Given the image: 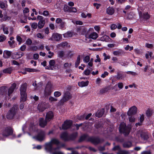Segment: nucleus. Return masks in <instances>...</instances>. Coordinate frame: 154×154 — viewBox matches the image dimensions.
I'll return each mask as SVG.
<instances>
[{"label": "nucleus", "mask_w": 154, "mask_h": 154, "mask_svg": "<svg viewBox=\"0 0 154 154\" xmlns=\"http://www.w3.org/2000/svg\"><path fill=\"white\" fill-rule=\"evenodd\" d=\"M27 85L26 83H25L21 85L20 88V94L21 95L20 100L23 102L26 101L27 96L26 93Z\"/></svg>", "instance_id": "f257e3e1"}, {"label": "nucleus", "mask_w": 154, "mask_h": 154, "mask_svg": "<svg viewBox=\"0 0 154 154\" xmlns=\"http://www.w3.org/2000/svg\"><path fill=\"white\" fill-rule=\"evenodd\" d=\"M59 143V140L56 139H51V141L45 144V149L48 152H51L52 150V146L53 144H58Z\"/></svg>", "instance_id": "f03ea898"}, {"label": "nucleus", "mask_w": 154, "mask_h": 154, "mask_svg": "<svg viewBox=\"0 0 154 154\" xmlns=\"http://www.w3.org/2000/svg\"><path fill=\"white\" fill-rule=\"evenodd\" d=\"M130 128L126 127L125 123L123 122L121 123L119 127V131L120 133L124 134V135H128L129 133Z\"/></svg>", "instance_id": "7ed1b4c3"}, {"label": "nucleus", "mask_w": 154, "mask_h": 154, "mask_svg": "<svg viewBox=\"0 0 154 154\" xmlns=\"http://www.w3.org/2000/svg\"><path fill=\"white\" fill-rule=\"evenodd\" d=\"M52 85L50 82H48L46 86L45 91V96H49L51 95L52 91Z\"/></svg>", "instance_id": "20e7f679"}, {"label": "nucleus", "mask_w": 154, "mask_h": 154, "mask_svg": "<svg viewBox=\"0 0 154 154\" xmlns=\"http://www.w3.org/2000/svg\"><path fill=\"white\" fill-rule=\"evenodd\" d=\"M71 97V95L70 93L68 91H66L64 93L63 96L60 100V103H63L68 100Z\"/></svg>", "instance_id": "39448f33"}, {"label": "nucleus", "mask_w": 154, "mask_h": 154, "mask_svg": "<svg viewBox=\"0 0 154 154\" xmlns=\"http://www.w3.org/2000/svg\"><path fill=\"white\" fill-rule=\"evenodd\" d=\"M16 106L13 107L8 112L7 115V117L8 119H11L13 118L16 112Z\"/></svg>", "instance_id": "423d86ee"}, {"label": "nucleus", "mask_w": 154, "mask_h": 154, "mask_svg": "<svg viewBox=\"0 0 154 154\" xmlns=\"http://www.w3.org/2000/svg\"><path fill=\"white\" fill-rule=\"evenodd\" d=\"M62 38V37L61 35L56 33H53L52 37L50 38L49 39V40H55L58 41L61 40Z\"/></svg>", "instance_id": "0eeeda50"}, {"label": "nucleus", "mask_w": 154, "mask_h": 154, "mask_svg": "<svg viewBox=\"0 0 154 154\" xmlns=\"http://www.w3.org/2000/svg\"><path fill=\"white\" fill-rule=\"evenodd\" d=\"M37 19L39 20L38 23V27L39 29L42 28L45 24V20L44 19V17L38 15L37 16Z\"/></svg>", "instance_id": "6e6552de"}, {"label": "nucleus", "mask_w": 154, "mask_h": 154, "mask_svg": "<svg viewBox=\"0 0 154 154\" xmlns=\"http://www.w3.org/2000/svg\"><path fill=\"white\" fill-rule=\"evenodd\" d=\"M137 108L135 106H133L129 109L127 114L128 116H131L136 114L137 112Z\"/></svg>", "instance_id": "1a4fd4ad"}, {"label": "nucleus", "mask_w": 154, "mask_h": 154, "mask_svg": "<svg viewBox=\"0 0 154 154\" xmlns=\"http://www.w3.org/2000/svg\"><path fill=\"white\" fill-rule=\"evenodd\" d=\"M13 133V130L10 127H7L4 130L2 135L4 137H7L11 135Z\"/></svg>", "instance_id": "9d476101"}, {"label": "nucleus", "mask_w": 154, "mask_h": 154, "mask_svg": "<svg viewBox=\"0 0 154 154\" xmlns=\"http://www.w3.org/2000/svg\"><path fill=\"white\" fill-rule=\"evenodd\" d=\"M45 134L43 131H42L37 136L34 137L33 138L40 141L44 140L45 138Z\"/></svg>", "instance_id": "9b49d317"}, {"label": "nucleus", "mask_w": 154, "mask_h": 154, "mask_svg": "<svg viewBox=\"0 0 154 154\" xmlns=\"http://www.w3.org/2000/svg\"><path fill=\"white\" fill-rule=\"evenodd\" d=\"M72 124V121L71 120H66L65 121L64 124L62 125V129H66L69 128Z\"/></svg>", "instance_id": "f8f14e48"}, {"label": "nucleus", "mask_w": 154, "mask_h": 154, "mask_svg": "<svg viewBox=\"0 0 154 154\" xmlns=\"http://www.w3.org/2000/svg\"><path fill=\"white\" fill-rule=\"evenodd\" d=\"M23 55V53L21 52L14 53L12 54V58L14 59H16L21 57Z\"/></svg>", "instance_id": "ddd939ff"}, {"label": "nucleus", "mask_w": 154, "mask_h": 154, "mask_svg": "<svg viewBox=\"0 0 154 154\" xmlns=\"http://www.w3.org/2000/svg\"><path fill=\"white\" fill-rule=\"evenodd\" d=\"M54 117V114L51 111L48 112L47 113L46 116V120L50 121L53 119Z\"/></svg>", "instance_id": "4468645a"}, {"label": "nucleus", "mask_w": 154, "mask_h": 154, "mask_svg": "<svg viewBox=\"0 0 154 154\" xmlns=\"http://www.w3.org/2000/svg\"><path fill=\"white\" fill-rule=\"evenodd\" d=\"M8 7L7 2L6 0L0 1V7L2 9H6Z\"/></svg>", "instance_id": "2eb2a0df"}, {"label": "nucleus", "mask_w": 154, "mask_h": 154, "mask_svg": "<svg viewBox=\"0 0 154 154\" xmlns=\"http://www.w3.org/2000/svg\"><path fill=\"white\" fill-rule=\"evenodd\" d=\"M48 121L44 120V119L42 118H40L39 120V125L42 127H44L47 124Z\"/></svg>", "instance_id": "dca6fc26"}, {"label": "nucleus", "mask_w": 154, "mask_h": 154, "mask_svg": "<svg viewBox=\"0 0 154 154\" xmlns=\"http://www.w3.org/2000/svg\"><path fill=\"white\" fill-rule=\"evenodd\" d=\"M16 86V85L15 83H13L11 86L10 88L8 89V95L10 96V94H12L14 91V89Z\"/></svg>", "instance_id": "f3484780"}, {"label": "nucleus", "mask_w": 154, "mask_h": 154, "mask_svg": "<svg viewBox=\"0 0 154 154\" xmlns=\"http://www.w3.org/2000/svg\"><path fill=\"white\" fill-rule=\"evenodd\" d=\"M115 11L114 9L112 7H110L108 8L106 10V13L110 15H112L113 14Z\"/></svg>", "instance_id": "a211bd4d"}, {"label": "nucleus", "mask_w": 154, "mask_h": 154, "mask_svg": "<svg viewBox=\"0 0 154 154\" xmlns=\"http://www.w3.org/2000/svg\"><path fill=\"white\" fill-rule=\"evenodd\" d=\"M55 64V62L54 60H52L49 61V66L48 68L49 69L53 70L54 68V66Z\"/></svg>", "instance_id": "6ab92c4d"}, {"label": "nucleus", "mask_w": 154, "mask_h": 154, "mask_svg": "<svg viewBox=\"0 0 154 154\" xmlns=\"http://www.w3.org/2000/svg\"><path fill=\"white\" fill-rule=\"evenodd\" d=\"M52 154H64L63 152L59 150V149L58 148L54 149L52 148L51 152H49L50 153H52Z\"/></svg>", "instance_id": "aec40b11"}, {"label": "nucleus", "mask_w": 154, "mask_h": 154, "mask_svg": "<svg viewBox=\"0 0 154 154\" xmlns=\"http://www.w3.org/2000/svg\"><path fill=\"white\" fill-rule=\"evenodd\" d=\"M100 40L102 41H105L106 42H110L111 39L108 36L105 35L101 37L100 38Z\"/></svg>", "instance_id": "412c9836"}, {"label": "nucleus", "mask_w": 154, "mask_h": 154, "mask_svg": "<svg viewBox=\"0 0 154 154\" xmlns=\"http://www.w3.org/2000/svg\"><path fill=\"white\" fill-rule=\"evenodd\" d=\"M89 84V81H86L85 82L82 81L81 82H79L78 83V85L81 87H83L87 86Z\"/></svg>", "instance_id": "4be33fe9"}, {"label": "nucleus", "mask_w": 154, "mask_h": 154, "mask_svg": "<svg viewBox=\"0 0 154 154\" xmlns=\"http://www.w3.org/2000/svg\"><path fill=\"white\" fill-rule=\"evenodd\" d=\"M98 35L95 32L91 33L89 36V38H92L93 39H96L98 37Z\"/></svg>", "instance_id": "5701e85b"}, {"label": "nucleus", "mask_w": 154, "mask_h": 154, "mask_svg": "<svg viewBox=\"0 0 154 154\" xmlns=\"http://www.w3.org/2000/svg\"><path fill=\"white\" fill-rule=\"evenodd\" d=\"M64 38H68L72 37L73 35V33L71 31H68L63 34Z\"/></svg>", "instance_id": "b1692460"}, {"label": "nucleus", "mask_w": 154, "mask_h": 154, "mask_svg": "<svg viewBox=\"0 0 154 154\" xmlns=\"http://www.w3.org/2000/svg\"><path fill=\"white\" fill-rule=\"evenodd\" d=\"M11 54V52L8 51H5L4 52L3 56L4 57L7 58L9 57Z\"/></svg>", "instance_id": "393cba45"}, {"label": "nucleus", "mask_w": 154, "mask_h": 154, "mask_svg": "<svg viewBox=\"0 0 154 154\" xmlns=\"http://www.w3.org/2000/svg\"><path fill=\"white\" fill-rule=\"evenodd\" d=\"M60 137L61 139L65 141L67 140H68V136L66 133H62Z\"/></svg>", "instance_id": "a878e982"}, {"label": "nucleus", "mask_w": 154, "mask_h": 154, "mask_svg": "<svg viewBox=\"0 0 154 154\" xmlns=\"http://www.w3.org/2000/svg\"><path fill=\"white\" fill-rule=\"evenodd\" d=\"M2 28L4 33L5 34H8L9 33V31L8 30V28L5 24H2Z\"/></svg>", "instance_id": "bb28decb"}, {"label": "nucleus", "mask_w": 154, "mask_h": 154, "mask_svg": "<svg viewBox=\"0 0 154 154\" xmlns=\"http://www.w3.org/2000/svg\"><path fill=\"white\" fill-rule=\"evenodd\" d=\"M25 70L29 72H39V70L29 68H26Z\"/></svg>", "instance_id": "cd10ccee"}, {"label": "nucleus", "mask_w": 154, "mask_h": 154, "mask_svg": "<svg viewBox=\"0 0 154 154\" xmlns=\"http://www.w3.org/2000/svg\"><path fill=\"white\" fill-rule=\"evenodd\" d=\"M20 22L21 23H26L27 21V16H24L21 17L20 18Z\"/></svg>", "instance_id": "c85d7f7f"}, {"label": "nucleus", "mask_w": 154, "mask_h": 154, "mask_svg": "<svg viewBox=\"0 0 154 154\" xmlns=\"http://www.w3.org/2000/svg\"><path fill=\"white\" fill-rule=\"evenodd\" d=\"M91 142L94 145H96L100 142V140L98 138H93L91 139Z\"/></svg>", "instance_id": "c756f323"}, {"label": "nucleus", "mask_w": 154, "mask_h": 154, "mask_svg": "<svg viewBox=\"0 0 154 154\" xmlns=\"http://www.w3.org/2000/svg\"><path fill=\"white\" fill-rule=\"evenodd\" d=\"M123 146L124 148H129L132 146V143L129 141L125 142L123 143Z\"/></svg>", "instance_id": "7c9ffc66"}, {"label": "nucleus", "mask_w": 154, "mask_h": 154, "mask_svg": "<svg viewBox=\"0 0 154 154\" xmlns=\"http://www.w3.org/2000/svg\"><path fill=\"white\" fill-rule=\"evenodd\" d=\"M153 113V111L152 109H148L146 112V115L147 117H150L152 115Z\"/></svg>", "instance_id": "2f4dec72"}, {"label": "nucleus", "mask_w": 154, "mask_h": 154, "mask_svg": "<svg viewBox=\"0 0 154 154\" xmlns=\"http://www.w3.org/2000/svg\"><path fill=\"white\" fill-rule=\"evenodd\" d=\"M81 56L79 55L77 57L75 63V66L76 67H77L80 62Z\"/></svg>", "instance_id": "473e14b6"}, {"label": "nucleus", "mask_w": 154, "mask_h": 154, "mask_svg": "<svg viewBox=\"0 0 154 154\" xmlns=\"http://www.w3.org/2000/svg\"><path fill=\"white\" fill-rule=\"evenodd\" d=\"M64 55V52L63 51H60L57 52V56L58 57L62 58Z\"/></svg>", "instance_id": "72a5a7b5"}, {"label": "nucleus", "mask_w": 154, "mask_h": 154, "mask_svg": "<svg viewBox=\"0 0 154 154\" xmlns=\"http://www.w3.org/2000/svg\"><path fill=\"white\" fill-rule=\"evenodd\" d=\"M119 63L122 66H125L126 65H127L128 63V62L125 60H122L120 61Z\"/></svg>", "instance_id": "f704fd0d"}, {"label": "nucleus", "mask_w": 154, "mask_h": 154, "mask_svg": "<svg viewBox=\"0 0 154 154\" xmlns=\"http://www.w3.org/2000/svg\"><path fill=\"white\" fill-rule=\"evenodd\" d=\"M12 71V69L11 68H8L4 69L3 70V72L5 73L10 74Z\"/></svg>", "instance_id": "c9c22d12"}, {"label": "nucleus", "mask_w": 154, "mask_h": 154, "mask_svg": "<svg viewBox=\"0 0 154 154\" xmlns=\"http://www.w3.org/2000/svg\"><path fill=\"white\" fill-rule=\"evenodd\" d=\"M90 60V58L89 56H86L84 58L83 61L85 63H88L89 61Z\"/></svg>", "instance_id": "e433bc0d"}, {"label": "nucleus", "mask_w": 154, "mask_h": 154, "mask_svg": "<svg viewBox=\"0 0 154 154\" xmlns=\"http://www.w3.org/2000/svg\"><path fill=\"white\" fill-rule=\"evenodd\" d=\"M150 17V16L147 12H146L143 13V18L147 20L149 19Z\"/></svg>", "instance_id": "4c0bfd02"}, {"label": "nucleus", "mask_w": 154, "mask_h": 154, "mask_svg": "<svg viewBox=\"0 0 154 154\" xmlns=\"http://www.w3.org/2000/svg\"><path fill=\"white\" fill-rule=\"evenodd\" d=\"M128 117L129 121L131 122H135V119L132 115L129 116Z\"/></svg>", "instance_id": "58836bf2"}, {"label": "nucleus", "mask_w": 154, "mask_h": 154, "mask_svg": "<svg viewBox=\"0 0 154 154\" xmlns=\"http://www.w3.org/2000/svg\"><path fill=\"white\" fill-rule=\"evenodd\" d=\"M119 152L117 153V154H128V152L127 151L125 150H121V148L120 150H119Z\"/></svg>", "instance_id": "ea45409f"}, {"label": "nucleus", "mask_w": 154, "mask_h": 154, "mask_svg": "<svg viewBox=\"0 0 154 154\" xmlns=\"http://www.w3.org/2000/svg\"><path fill=\"white\" fill-rule=\"evenodd\" d=\"M103 114V111H100L98 113H97L96 114V116L98 117H101Z\"/></svg>", "instance_id": "a19ab883"}, {"label": "nucleus", "mask_w": 154, "mask_h": 154, "mask_svg": "<svg viewBox=\"0 0 154 154\" xmlns=\"http://www.w3.org/2000/svg\"><path fill=\"white\" fill-rule=\"evenodd\" d=\"M61 95V93L59 91H56L54 93V96L55 97H58Z\"/></svg>", "instance_id": "79ce46f5"}, {"label": "nucleus", "mask_w": 154, "mask_h": 154, "mask_svg": "<svg viewBox=\"0 0 154 154\" xmlns=\"http://www.w3.org/2000/svg\"><path fill=\"white\" fill-rule=\"evenodd\" d=\"M72 65L71 63H66L64 64V67L65 69H67L70 67Z\"/></svg>", "instance_id": "37998d69"}, {"label": "nucleus", "mask_w": 154, "mask_h": 154, "mask_svg": "<svg viewBox=\"0 0 154 154\" xmlns=\"http://www.w3.org/2000/svg\"><path fill=\"white\" fill-rule=\"evenodd\" d=\"M91 71L88 69L85 70L83 72V74L86 75H90Z\"/></svg>", "instance_id": "c03bdc74"}, {"label": "nucleus", "mask_w": 154, "mask_h": 154, "mask_svg": "<svg viewBox=\"0 0 154 154\" xmlns=\"http://www.w3.org/2000/svg\"><path fill=\"white\" fill-rule=\"evenodd\" d=\"M36 36L38 38L40 39H43L44 36L41 33H38L36 34Z\"/></svg>", "instance_id": "a18cd8bd"}, {"label": "nucleus", "mask_w": 154, "mask_h": 154, "mask_svg": "<svg viewBox=\"0 0 154 154\" xmlns=\"http://www.w3.org/2000/svg\"><path fill=\"white\" fill-rule=\"evenodd\" d=\"M85 124H80L79 125H78L76 124V125H74V128H75L76 130H78L79 129V127L82 126L83 127V126H85Z\"/></svg>", "instance_id": "49530a36"}, {"label": "nucleus", "mask_w": 154, "mask_h": 154, "mask_svg": "<svg viewBox=\"0 0 154 154\" xmlns=\"http://www.w3.org/2000/svg\"><path fill=\"white\" fill-rule=\"evenodd\" d=\"M49 100L50 102H53L57 101V99L51 96L49 97Z\"/></svg>", "instance_id": "de8ad7c7"}, {"label": "nucleus", "mask_w": 154, "mask_h": 154, "mask_svg": "<svg viewBox=\"0 0 154 154\" xmlns=\"http://www.w3.org/2000/svg\"><path fill=\"white\" fill-rule=\"evenodd\" d=\"M141 137L144 140H147L148 138V136L147 135H144L142 133L140 135Z\"/></svg>", "instance_id": "09e8293b"}, {"label": "nucleus", "mask_w": 154, "mask_h": 154, "mask_svg": "<svg viewBox=\"0 0 154 154\" xmlns=\"http://www.w3.org/2000/svg\"><path fill=\"white\" fill-rule=\"evenodd\" d=\"M65 23L64 22H62L60 24V28L61 29H64L65 28Z\"/></svg>", "instance_id": "8fccbe9b"}, {"label": "nucleus", "mask_w": 154, "mask_h": 154, "mask_svg": "<svg viewBox=\"0 0 154 154\" xmlns=\"http://www.w3.org/2000/svg\"><path fill=\"white\" fill-rule=\"evenodd\" d=\"M17 40L19 42V44L20 45L22 42V39L21 38L19 35H17Z\"/></svg>", "instance_id": "3c124183"}, {"label": "nucleus", "mask_w": 154, "mask_h": 154, "mask_svg": "<svg viewBox=\"0 0 154 154\" xmlns=\"http://www.w3.org/2000/svg\"><path fill=\"white\" fill-rule=\"evenodd\" d=\"M6 39V36L4 35H2L0 36V42H2L5 41Z\"/></svg>", "instance_id": "603ef678"}, {"label": "nucleus", "mask_w": 154, "mask_h": 154, "mask_svg": "<svg viewBox=\"0 0 154 154\" xmlns=\"http://www.w3.org/2000/svg\"><path fill=\"white\" fill-rule=\"evenodd\" d=\"M103 56L104 57V60H107L108 59H110V56H109V55L107 56L106 54L105 53H103Z\"/></svg>", "instance_id": "864d4df0"}, {"label": "nucleus", "mask_w": 154, "mask_h": 154, "mask_svg": "<svg viewBox=\"0 0 154 154\" xmlns=\"http://www.w3.org/2000/svg\"><path fill=\"white\" fill-rule=\"evenodd\" d=\"M118 87L120 89H122L123 87V83L121 82H119L117 84Z\"/></svg>", "instance_id": "5fc2aeb1"}, {"label": "nucleus", "mask_w": 154, "mask_h": 154, "mask_svg": "<svg viewBox=\"0 0 154 154\" xmlns=\"http://www.w3.org/2000/svg\"><path fill=\"white\" fill-rule=\"evenodd\" d=\"M42 106V105L39 104L38 106V109H39V111L41 112L43 111L45 109V108L42 107V106Z\"/></svg>", "instance_id": "6e6d98bb"}, {"label": "nucleus", "mask_w": 154, "mask_h": 154, "mask_svg": "<svg viewBox=\"0 0 154 154\" xmlns=\"http://www.w3.org/2000/svg\"><path fill=\"white\" fill-rule=\"evenodd\" d=\"M94 6L96 7L97 9H98L101 6V5L100 4H98L97 3H94L93 4Z\"/></svg>", "instance_id": "4d7b16f0"}, {"label": "nucleus", "mask_w": 154, "mask_h": 154, "mask_svg": "<svg viewBox=\"0 0 154 154\" xmlns=\"http://www.w3.org/2000/svg\"><path fill=\"white\" fill-rule=\"evenodd\" d=\"M37 24L36 23H33L31 25V27L34 29H35L37 28Z\"/></svg>", "instance_id": "13d9d810"}, {"label": "nucleus", "mask_w": 154, "mask_h": 154, "mask_svg": "<svg viewBox=\"0 0 154 154\" xmlns=\"http://www.w3.org/2000/svg\"><path fill=\"white\" fill-rule=\"evenodd\" d=\"M42 14L45 16H48L49 15V13L48 11H44L43 12Z\"/></svg>", "instance_id": "bf43d9fd"}, {"label": "nucleus", "mask_w": 154, "mask_h": 154, "mask_svg": "<svg viewBox=\"0 0 154 154\" xmlns=\"http://www.w3.org/2000/svg\"><path fill=\"white\" fill-rule=\"evenodd\" d=\"M117 27V26L115 24H112L110 26V28L111 30H114Z\"/></svg>", "instance_id": "052dcab7"}, {"label": "nucleus", "mask_w": 154, "mask_h": 154, "mask_svg": "<svg viewBox=\"0 0 154 154\" xmlns=\"http://www.w3.org/2000/svg\"><path fill=\"white\" fill-rule=\"evenodd\" d=\"M144 120V115L143 114H141L140 118V122H142Z\"/></svg>", "instance_id": "680f3d73"}, {"label": "nucleus", "mask_w": 154, "mask_h": 154, "mask_svg": "<svg viewBox=\"0 0 154 154\" xmlns=\"http://www.w3.org/2000/svg\"><path fill=\"white\" fill-rule=\"evenodd\" d=\"M112 53L115 56H118L120 54V52L119 51H113Z\"/></svg>", "instance_id": "e2e57ef3"}, {"label": "nucleus", "mask_w": 154, "mask_h": 154, "mask_svg": "<svg viewBox=\"0 0 154 154\" xmlns=\"http://www.w3.org/2000/svg\"><path fill=\"white\" fill-rule=\"evenodd\" d=\"M96 58L97 59L95 60V62H100V59L99 57V56L98 55H96Z\"/></svg>", "instance_id": "0e129e2a"}, {"label": "nucleus", "mask_w": 154, "mask_h": 154, "mask_svg": "<svg viewBox=\"0 0 154 154\" xmlns=\"http://www.w3.org/2000/svg\"><path fill=\"white\" fill-rule=\"evenodd\" d=\"M69 11L73 12H75L77 11V10L75 8H69Z\"/></svg>", "instance_id": "69168bd1"}, {"label": "nucleus", "mask_w": 154, "mask_h": 154, "mask_svg": "<svg viewBox=\"0 0 154 154\" xmlns=\"http://www.w3.org/2000/svg\"><path fill=\"white\" fill-rule=\"evenodd\" d=\"M38 49V48L36 46H34L31 48L30 49L32 51H36Z\"/></svg>", "instance_id": "338daca9"}, {"label": "nucleus", "mask_w": 154, "mask_h": 154, "mask_svg": "<svg viewBox=\"0 0 154 154\" xmlns=\"http://www.w3.org/2000/svg\"><path fill=\"white\" fill-rule=\"evenodd\" d=\"M62 22V19L60 18H57L56 20V22L57 23H60Z\"/></svg>", "instance_id": "774afa93"}]
</instances>
